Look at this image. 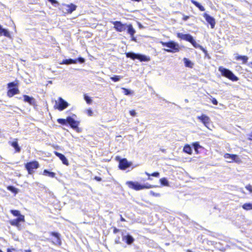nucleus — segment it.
<instances>
[{
  "mask_svg": "<svg viewBox=\"0 0 252 252\" xmlns=\"http://www.w3.org/2000/svg\"><path fill=\"white\" fill-rule=\"evenodd\" d=\"M126 184L128 186L129 188L136 190H139L145 189H151L153 188V186L148 184L142 185L140 184L138 182H134L132 181H128L126 182Z\"/></svg>",
  "mask_w": 252,
  "mask_h": 252,
  "instance_id": "f257e3e1",
  "label": "nucleus"
},
{
  "mask_svg": "<svg viewBox=\"0 0 252 252\" xmlns=\"http://www.w3.org/2000/svg\"><path fill=\"white\" fill-rule=\"evenodd\" d=\"M161 43L163 46L170 48V49H164V50L167 52L175 53L179 51L180 47L179 44L174 41H169L168 42L161 41Z\"/></svg>",
  "mask_w": 252,
  "mask_h": 252,
  "instance_id": "f03ea898",
  "label": "nucleus"
},
{
  "mask_svg": "<svg viewBox=\"0 0 252 252\" xmlns=\"http://www.w3.org/2000/svg\"><path fill=\"white\" fill-rule=\"evenodd\" d=\"M219 70L221 72L222 76L227 77L232 81H237L239 80L238 78L231 71L228 69L220 67Z\"/></svg>",
  "mask_w": 252,
  "mask_h": 252,
  "instance_id": "7ed1b4c3",
  "label": "nucleus"
},
{
  "mask_svg": "<svg viewBox=\"0 0 252 252\" xmlns=\"http://www.w3.org/2000/svg\"><path fill=\"white\" fill-rule=\"evenodd\" d=\"M68 124L71 127L77 132H80V129L78 127L80 122L76 121L71 117H67L66 119H64V125Z\"/></svg>",
  "mask_w": 252,
  "mask_h": 252,
  "instance_id": "20e7f679",
  "label": "nucleus"
},
{
  "mask_svg": "<svg viewBox=\"0 0 252 252\" xmlns=\"http://www.w3.org/2000/svg\"><path fill=\"white\" fill-rule=\"evenodd\" d=\"M126 56L132 60L138 59L141 62H147L150 60L149 57L143 55L136 54L133 52H128L126 53Z\"/></svg>",
  "mask_w": 252,
  "mask_h": 252,
  "instance_id": "39448f33",
  "label": "nucleus"
},
{
  "mask_svg": "<svg viewBox=\"0 0 252 252\" xmlns=\"http://www.w3.org/2000/svg\"><path fill=\"white\" fill-rule=\"evenodd\" d=\"M8 91L7 92V95L11 97L14 95L19 93V89L18 87L14 82H10L8 84Z\"/></svg>",
  "mask_w": 252,
  "mask_h": 252,
  "instance_id": "423d86ee",
  "label": "nucleus"
},
{
  "mask_svg": "<svg viewBox=\"0 0 252 252\" xmlns=\"http://www.w3.org/2000/svg\"><path fill=\"white\" fill-rule=\"evenodd\" d=\"M38 167L39 163L37 161L28 162L25 164V168L29 174H32L34 172L33 169H36Z\"/></svg>",
  "mask_w": 252,
  "mask_h": 252,
  "instance_id": "0eeeda50",
  "label": "nucleus"
},
{
  "mask_svg": "<svg viewBox=\"0 0 252 252\" xmlns=\"http://www.w3.org/2000/svg\"><path fill=\"white\" fill-rule=\"evenodd\" d=\"M197 118L200 120L206 127H207L209 129H211V128L209 127V125L210 124L211 120L209 117L203 114L200 116H197Z\"/></svg>",
  "mask_w": 252,
  "mask_h": 252,
  "instance_id": "6e6552de",
  "label": "nucleus"
},
{
  "mask_svg": "<svg viewBox=\"0 0 252 252\" xmlns=\"http://www.w3.org/2000/svg\"><path fill=\"white\" fill-rule=\"evenodd\" d=\"M132 163L128 162L126 158H123L119 161V168L122 170H125L130 167Z\"/></svg>",
  "mask_w": 252,
  "mask_h": 252,
  "instance_id": "1a4fd4ad",
  "label": "nucleus"
},
{
  "mask_svg": "<svg viewBox=\"0 0 252 252\" xmlns=\"http://www.w3.org/2000/svg\"><path fill=\"white\" fill-rule=\"evenodd\" d=\"M25 221V216H20L19 218L10 220V224L12 226L19 227L21 222Z\"/></svg>",
  "mask_w": 252,
  "mask_h": 252,
  "instance_id": "9d476101",
  "label": "nucleus"
},
{
  "mask_svg": "<svg viewBox=\"0 0 252 252\" xmlns=\"http://www.w3.org/2000/svg\"><path fill=\"white\" fill-rule=\"evenodd\" d=\"M113 23L114 25V28L118 32H122L125 31L126 29L125 25L121 22L115 21Z\"/></svg>",
  "mask_w": 252,
  "mask_h": 252,
  "instance_id": "9b49d317",
  "label": "nucleus"
},
{
  "mask_svg": "<svg viewBox=\"0 0 252 252\" xmlns=\"http://www.w3.org/2000/svg\"><path fill=\"white\" fill-rule=\"evenodd\" d=\"M203 17L206 21L210 24L211 28L213 29L216 24L215 19L206 13H204Z\"/></svg>",
  "mask_w": 252,
  "mask_h": 252,
  "instance_id": "f8f14e48",
  "label": "nucleus"
},
{
  "mask_svg": "<svg viewBox=\"0 0 252 252\" xmlns=\"http://www.w3.org/2000/svg\"><path fill=\"white\" fill-rule=\"evenodd\" d=\"M76 6L72 3L70 4H64V13H71L73 11L75 10Z\"/></svg>",
  "mask_w": 252,
  "mask_h": 252,
  "instance_id": "ddd939ff",
  "label": "nucleus"
},
{
  "mask_svg": "<svg viewBox=\"0 0 252 252\" xmlns=\"http://www.w3.org/2000/svg\"><path fill=\"white\" fill-rule=\"evenodd\" d=\"M177 36L181 39L187 41L191 43L193 39L192 36L189 34H183L182 33H178Z\"/></svg>",
  "mask_w": 252,
  "mask_h": 252,
  "instance_id": "4468645a",
  "label": "nucleus"
},
{
  "mask_svg": "<svg viewBox=\"0 0 252 252\" xmlns=\"http://www.w3.org/2000/svg\"><path fill=\"white\" fill-rule=\"evenodd\" d=\"M122 239L128 245H131L134 241V238L128 234L126 235L122 234Z\"/></svg>",
  "mask_w": 252,
  "mask_h": 252,
  "instance_id": "2eb2a0df",
  "label": "nucleus"
},
{
  "mask_svg": "<svg viewBox=\"0 0 252 252\" xmlns=\"http://www.w3.org/2000/svg\"><path fill=\"white\" fill-rule=\"evenodd\" d=\"M8 143L13 147L14 148L15 150V152L16 153H20L21 149V147L19 146L17 139H15L14 141H9Z\"/></svg>",
  "mask_w": 252,
  "mask_h": 252,
  "instance_id": "dca6fc26",
  "label": "nucleus"
},
{
  "mask_svg": "<svg viewBox=\"0 0 252 252\" xmlns=\"http://www.w3.org/2000/svg\"><path fill=\"white\" fill-rule=\"evenodd\" d=\"M54 107L60 111L63 110V99L62 97H59L58 100L55 101Z\"/></svg>",
  "mask_w": 252,
  "mask_h": 252,
  "instance_id": "f3484780",
  "label": "nucleus"
},
{
  "mask_svg": "<svg viewBox=\"0 0 252 252\" xmlns=\"http://www.w3.org/2000/svg\"><path fill=\"white\" fill-rule=\"evenodd\" d=\"M24 101L28 102L31 105H34L35 104V99L31 96L27 95H24Z\"/></svg>",
  "mask_w": 252,
  "mask_h": 252,
  "instance_id": "a211bd4d",
  "label": "nucleus"
},
{
  "mask_svg": "<svg viewBox=\"0 0 252 252\" xmlns=\"http://www.w3.org/2000/svg\"><path fill=\"white\" fill-rule=\"evenodd\" d=\"M224 157L226 159H230L231 160H228V162H231L232 161L234 160L235 161H237L239 159L238 156L236 155H230L229 154H225L224 156Z\"/></svg>",
  "mask_w": 252,
  "mask_h": 252,
  "instance_id": "6ab92c4d",
  "label": "nucleus"
},
{
  "mask_svg": "<svg viewBox=\"0 0 252 252\" xmlns=\"http://www.w3.org/2000/svg\"><path fill=\"white\" fill-rule=\"evenodd\" d=\"M190 43L194 47H195L196 48H199L205 54H207V50L206 49H205L201 45L197 43L194 40V39L192 40V41Z\"/></svg>",
  "mask_w": 252,
  "mask_h": 252,
  "instance_id": "aec40b11",
  "label": "nucleus"
},
{
  "mask_svg": "<svg viewBox=\"0 0 252 252\" xmlns=\"http://www.w3.org/2000/svg\"><path fill=\"white\" fill-rule=\"evenodd\" d=\"M183 61H184L185 65V66L186 67H190V68H192L193 64L188 59H187L186 58H184L183 59Z\"/></svg>",
  "mask_w": 252,
  "mask_h": 252,
  "instance_id": "412c9836",
  "label": "nucleus"
},
{
  "mask_svg": "<svg viewBox=\"0 0 252 252\" xmlns=\"http://www.w3.org/2000/svg\"><path fill=\"white\" fill-rule=\"evenodd\" d=\"M191 1L194 5H195L197 7H198L200 11H205L204 7L202 5H201L199 2L194 0H191Z\"/></svg>",
  "mask_w": 252,
  "mask_h": 252,
  "instance_id": "4be33fe9",
  "label": "nucleus"
},
{
  "mask_svg": "<svg viewBox=\"0 0 252 252\" xmlns=\"http://www.w3.org/2000/svg\"><path fill=\"white\" fill-rule=\"evenodd\" d=\"M242 208L246 211L252 210V203H246L243 205Z\"/></svg>",
  "mask_w": 252,
  "mask_h": 252,
  "instance_id": "5701e85b",
  "label": "nucleus"
},
{
  "mask_svg": "<svg viewBox=\"0 0 252 252\" xmlns=\"http://www.w3.org/2000/svg\"><path fill=\"white\" fill-rule=\"evenodd\" d=\"M53 236L55 237V241L54 243H58L60 245L61 244V240H60L59 238V234L58 233L56 232H53L52 233Z\"/></svg>",
  "mask_w": 252,
  "mask_h": 252,
  "instance_id": "b1692460",
  "label": "nucleus"
},
{
  "mask_svg": "<svg viewBox=\"0 0 252 252\" xmlns=\"http://www.w3.org/2000/svg\"><path fill=\"white\" fill-rule=\"evenodd\" d=\"M43 175L53 178L55 176V173L54 172L49 171L47 169H45L43 171Z\"/></svg>",
  "mask_w": 252,
  "mask_h": 252,
  "instance_id": "393cba45",
  "label": "nucleus"
},
{
  "mask_svg": "<svg viewBox=\"0 0 252 252\" xmlns=\"http://www.w3.org/2000/svg\"><path fill=\"white\" fill-rule=\"evenodd\" d=\"M7 189L15 194H17L19 192V189L12 186H9L7 188Z\"/></svg>",
  "mask_w": 252,
  "mask_h": 252,
  "instance_id": "a878e982",
  "label": "nucleus"
},
{
  "mask_svg": "<svg viewBox=\"0 0 252 252\" xmlns=\"http://www.w3.org/2000/svg\"><path fill=\"white\" fill-rule=\"evenodd\" d=\"M127 32L130 35H134L135 33V30L133 29L132 25L127 26Z\"/></svg>",
  "mask_w": 252,
  "mask_h": 252,
  "instance_id": "bb28decb",
  "label": "nucleus"
},
{
  "mask_svg": "<svg viewBox=\"0 0 252 252\" xmlns=\"http://www.w3.org/2000/svg\"><path fill=\"white\" fill-rule=\"evenodd\" d=\"M236 59L237 60H242L244 63H246L248 60V57L245 56H237L236 57Z\"/></svg>",
  "mask_w": 252,
  "mask_h": 252,
  "instance_id": "cd10ccee",
  "label": "nucleus"
},
{
  "mask_svg": "<svg viewBox=\"0 0 252 252\" xmlns=\"http://www.w3.org/2000/svg\"><path fill=\"white\" fill-rule=\"evenodd\" d=\"M183 151L184 152H185L188 154L190 155L192 153V149H191L190 146L189 145H187L184 147Z\"/></svg>",
  "mask_w": 252,
  "mask_h": 252,
  "instance_id": "c85d7f7f",
  "label": "nucleus"
},
{
  "mask_svg": "<svg viewBox=\"0 0 252 252\" xmlns=\"http://www.w3.org/2000/svg\"><path fill=\"white\" fill-rule=\"evenodd\" d=\"M3 34L6 37L11 38V35H10L8 31L5 29L2 28V30L0 31V34Z\"/></svg>",
  "mask_w": 252,
  "mask_h": 252,
  "instance_id": "c756f323",
  "label": "nucleus"
},
{
  "mask_svg": "<svg viewBox=\"0 0 252 252\" xmlns=\"http://www.w3.org/2000/svg\"><path fill=\"white\" fill-rule=\"evenodd\" d=\"M10 213L15 217H17V218H19L20 216H23L20 213V212L18 210H11Z\"/></svg>",
  "mask_w": 252,
  "mask_h": 252,
  "instance_id": "7c9ffc66",
  "label": "nucleus"
},
{
  "mask_svg": "<svg viewBox=\"0 0 252 252\" xmlns=\"http://www.w3.org/2000/svg\"><path fill=\"white\" fill-rule=\"evenodd\" d=\"M76 63V60H73L70 59L64 60V64H69L72 63Z\"/></svg>",
  "mask_w": 252,
  "mask_h": 252,
  "instance_id": "2f4dec72",
  "label": "nucleus"
},
{
  "mask_svg": "<svg viewBox=\"0 0 252 252\" xmlns=\"http://www.w3.org/2000/svg\"><path fill=\"white\" fill-rule=\"evenodd\" d=\"M192 145L196 153H198V149L201 147L197 142L193 143Z\"/></svg>",
  "mask_w": 252,
  "mask_h": 252,
  "instance_id": "473e14b6",
  "label": "nucleus"
},
{
  "mask_svg": "<svg viewBox=\"0 0 252 252\" xmlns=\"http://www.w3.org/2000/svg\"><path fill=\"white\" fill-rule=\"evenodd\" d=\"M123 77L122 76L115 75L113 77H111L110 79L114 82H118L120 81L121 79L123 78Z\"/></svg>",
  "mask_w": 252,
  "mask_h": 252,
  "instance_id": "72a5a7b5",
  "label": "nucleus"
},
{
  "mask_svg": "<svg viewBox=\"0 0 252 252\" xmlns=\"http://www.w3.org/2000/svg\"><path fill=\"white\" fill-rule=\"evenodd\" d=\"M160 182L161 184H162L163 186H168V181L165 178H162L160 179Z\"/></svg>",
  "mask_w": 252,
  "mask_h": 252,
  "instance_id": "f704fd0d",
  "label": "nucleus"
},
{
  "mask_svg": "<svg viewBox=\"0 0 252 252\" xmlns=\"http://www.w3.org/2000/svg\"><path fill=\"white\" fill-rule=\"evenodd\" d=\"M84 99L88 104H90L92 103V100L91 98L86 94H84Z\"/></svg>",
  "mask_w": 252,
  "mask_h": 252,
  "instance_id": "c9c22d12",
  "label": "nucleus"
},
{
  "mask_svg": "<svg viewBox=\"0 0 252 252\" xmlns=\"http://www.w3.org/2000/svg\"><path fill=\"white\" fill-rule=\"evenodd\" d=\"M145 174L148 176H152L155 177H158L159 176V173L158 172H154V173H152V174H150V173H148L147 172H145Z\"/></svg>",
  "mask_w": 252,
  "mask_h": 252,
  "instance_id": "e433bc0d",
  "label": "nucleus"
},
{
  "mask_svg": "<svg viewBox=\"0 0 252 252\" xmlns=\"http://www.w3.org/2000/svg\"><path fill=\"white\" fill-rule=\"evenodd\" d=\"M54 154L57 156L62 161V162H63V155L57 152V151H55L54 152Z\"/></svg>",
  "mask_w": 252,
  "mask_h": 252,
  "instance_id": "4c0bfd02",
  "label": "nucleus"
},
{
  "mask_svg": "<svg viewBox=\"0 0 252 252\" xmlns=\"http://www.w3.org/2000/svg\"><path fill=\"white\" fill-rule=\"evenodd\" d=\"M150 194L156 197H159L160 196V193L155 192L154 191L151 190L150 192Z\"/></svg>",
  "mask_w": 252,
  "mask_h": 252,
  "instance_id": "58836bf2",
  "label": "nucleus"
},
{
  "mask_svg": "<svg viewBox=\"0 0 252 252\" xmlns=\"http://www.w3.org/2000/svg\"><path fill=\"white\" fill-rule=\"evenodd\" d=\"M48 1L50 2L52 5L55 6H57L58 5V2L56 0H48Z\"/></svg>",
  "mask_w": 252,
  "mask_h": 252,
  "instance_id": "ea45409f",
  "label": "nucleus"
},
{
  "mask_svg": "<svg viewBox=\"0 0 252 252\" xmlns=\"http://www.w3.org/2000/svg\"><path fill=\"white\" fill-rule=\"evenodd\" d=\"M124 91V93L126 95H129L131 94V91L127 89L123 88Z\"/></svg>",
  "mask_w": 252,
  "mask_h": 252,
  "instance_id": "a19ab883",
  "label": "nucleus"
},
{
  "mask_svg": "<svg viewBox=\"0 0 252 252\" xmlns=\"http://www.w3.org/2000/svg\"><path fill=\"white\" fill-rule=\"evenodd\" d=\"M246 189L248 190L251 193H252V186L249 184L246 186Z\"/></svg>",
  "mask_w": 252,
  "mask_h": 252,
  "instance_id": "79ce46f5",
  "label": "nucleus"
},
{
  "mask_svg": "<svg viewBox=\"0 0 252 252\" xmlns=\"http://www.w3.org/2000/svg\"><path fill=\"white\" fill-rule=\"evenodd\" d=\"M76 60L81 63H84L85 62V59L82 57L78 58Z\"/></svg>",
  "mask_w": 252,
  "mask_h": 252,
  "instance_id": "37998d69",
  "label": "nucleus"
},
{
  "mask_svg": "<svg viewBox=\"0 0 252 252\" xmlns=\"http://www.w3.org/2000/svg\"><path fill=\"white\" fill-rule=\"evenodd\" d=\"M212 102L213 104L214 105H217L218 103L217 100L215 98H212Z\"/></svg>",
  "mask_w": 252,
  "mask_h": 252,
  "instance_id": "c03bdc74",
  "label": "nucleus"
},
{
  "mask_svg": "<svg viewBox=\"0 0 252 252\" xmlns=\"http://www.w3.org/2000/svg\"><path fill=\"white\" fill-rule=\"evenodd\" d=\"M129 113H130V115L132 116H135L136 114V113L134 110L130 111Z\"/></svg>",
  "mask_w": 252,
  "mask_h": 252,
  "instance_id": "a18cd8bd",
  "label": "nucleus"
},
{
  "mask_svg": "<svg viewBox=\"0 0 252 252\" xmlns=\"http://www.w3.org/2000/svg\"><path fill=\"white\" fill-rule=\"evenodd\" d=\"M87 114L89 116H92L93 112L91 109H88L87 110Z\"/></svg>",
  "mask_w": 252,
  "mask_h": 252,
  "instance_id": "49530a36",
  "label": "nucleus"
},
{
  "mask_svg": "<svg viewBox=\"0 0 252 252\" xmlns=\"http://www.w3.org/2000/svg\"><path fill=\"white\" fill-rule=\"evenodd\" d=\"M64 164L66 165H68V162L66 158L64 156Z\"/></svg>",
  "mask_w": 252,
  "mask_h": 252,
  "instance_id": "de8ad7c7",
  "label": "nucleus"
},
{
  "mask_svg": "<svg viewBox=\"0 0 252 252\" xmlns=\"http://www.w3.org/2000/svg\"><path fill=\"white\" fill-rule=\"evenodd\" d=\"M189 16H184L183 18V20L185 21L188 20L189 19Z\"/></svg>",
  "mask_w": 252,
  "mask_h": 252,
  "instance_id": "09e8293b",
  "label": "nucleus"
},
{
  "mask_svg": "<svg viewBox=\"0 0 252 252\" xmlns=\"http://www.w3.org/2000/svg\"><path fill=\"white\" fill-rule=\"evenodd\" d=\"M58 122L59 124L61 125H63V119H58Z\"/></svg>",
  "mask_w": 252,
  "mask_h": 252,
  "instance_id": "8fccbe9b",
  "label": "nucleus"
},
{
  "mask_svg": "<svg viewBox=\"0 0 252 252\" xmlns=\"http://www.w3.org/2000/svg\"><path fill=\"white\" fill-rule=\"evenodd\" d=\"M68 106V103L64 100V109H65Z\"/></svg>",
  "mask_w": 252,
  "mask_h": 252,
  "instance_id": "3c124183",
  "label": "nucleus"
},
{
  "mask_svg": "<svg viewBox=\"0 0 252 252\" xmlns=\"http://www.w3.org/2000/svg\"><path fill=\"white\" fill-rule=\"evenodd\" d=\"M94 179L96 180L97 181H101V178L100 177H97V176H95L94 177Z\"/></svg>",
  "mask_w": 252,
  "mask_h": 252,
  "instance_id": "603ef678",
  "label": "nucleus"
},
{
  "mask_svg": "<svg viewBox=\"0 0 252 252\" xmlns=\"http://www.w3.org/2000/svg\"><path fill=\"white\" fill-rule=\"evenodd\" d=\"M131 37V40H133V41H136V38L134 36V35H130Z\"/></svg>",
  "mask_w": 252,
  "mask_h": 252,
  "instance_id": "864d4df0",
  "label": "nucleus"
},
{
  "mask_svg": "<svg viewBox=\"0 0 252 252\" xmlns=\"http://www.w3.org/2000/svg\"><path fill=\"white\" fill-rule=\"evenodd\" d=\"M119 231V230L117 229V228H116L114 229V233H116L118 232Z\"/></svg>",
  "mask_w": 252,
  "mask_h": 252,
  "instance_id": "5fc2aeb1",
  "label": "nucleus"
},
{
  "mask_svg": "<svg viewBox=\"0 0 252 252\" xmlns=\"http://www.w3.org/2000/svg\"><path fill=\"white\" fill-rule=\"evenodd\" d=\"M121 220L122 221H126L125 219L122 216H121Z\"/></svg>",
  "mask_w": 252,
  "mask_h": 252,
  "instance_id": "6e6d98bb",
  "label": "nucleus"
},
{
  "mask_svg": "<svg viewBox=\"0 0 252 252\" xmlns=\"http://www.w3.org/2000/svg\"><path fill=\"white\" fill-rule=\"evenodd\" d=\"M25 252H31V250H25Z\"/></svg>",
  "mask_w": 252,
  "mask_h": 252,
  "instance_id": "4d7b16f0",
  "label": "nucleus"
},
{
  "mask_svg": "<svg viewBox=\"0 0 252 252\" xmlns=\"http://www.w3.org/2000/svg\"><path fill=\"white\" fill-rule=\"evenodd\" d=\"M7 252H12L11 251V250H10L9 249H8L7 250Z\"/></svg>",
  "mask_w": 252,
  "mask_h": 252,
  "instance_id": "13d9d810",
  "label": "nucleus"
},
{
  "mask_svg": "<svg viewBox=\"0 0 252 252\" xmlns=\"http://www.w3.org/2000/svg\"><path fill=\"white\" fill-rule=\"evenodd\" d=\"M250 136H251V138L250 139H252V133H251V134L250 135Z\"/></svg>",
  "mask_w": 252,
  "mask_h": 252,
  "instance_id": "bf43d9fd",
  "label": "nucleus"
},
{
  "mask_svg": "<svg viewBox=\"0 0 252 252\" xmlns=\"http://www.w3.org/2000/svg\"><path fill=\"white\" fill-rule=\"evenodd\" d=\"M148 179L149 180H152V179L150 177V176H149V178H148Z\"/></svg>",
  "mask_w": 252,
  "mask_h": 252,
  "instance_id": "052dcab7",
  "label": "nucleus"
},
{
  "mask_svg": "<svg viewBox=\"0 0 252 252\" xmlns=\"http://www.w3.org/2000/svg\"><path fill=\"white\" fill-rule=\"evenodd\" d=\"M0 252H3L0 249Z\"/></svg>",
  "mask_w": 252,
  "mask_h": 252,
  "instance_id": "680f3d73",
  "label": "nucleus"
},
{
  "mask_svg": "<svg viewBox=\"0 0 252 252\" xmlns=\"http://www.w3.org/2000/svg\"><path fill=\"white\" fill-rule=\"evenodd\" d=\"M251 63V64H252V62Z\"/></svg>",
  "mask_w": 252,
  "mask_h": 252,
  "instance_id": "e2e57ef3",
  "label": "nucleus"
}]
</instances>
